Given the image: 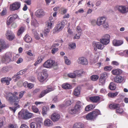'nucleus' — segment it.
<instances>
[{
	"label": "nucleus",
	"instance_id": "nucleus-14",
	"mask_svg": "<svg viewBox=\"0 0 128 128\" xmlns=\"http://www.w3.org/2000/svg\"><path fill=\"white\" fill-rule=\"evenodd\" d=\"M60 118V115L56 113H54L51 115L50 118L53 122L58 121Z\"/></svg>",
	"mask_w": 128,
	"mask_h": 128
},
{
	"label": "nucleus",
	"instance_id": "nucleus-60",
	"mask_svg": "<svg viewBox=\"0 0 128 128\" xmlns=\"http://www.w3.org/2000/svg\"><path fill=\"white\" fill-rule=\"evenodd\" d=\"M10 128H18V126L16 125H13L12 124H10L9 125Z\"/></svg>",
	"mask_w": 128,
	"mask_h": 128
},
{
	"label": "nucleus",
	"instance_id": "nucleus-43",
	"mask_svg": "<svg viewBox=\"0 0 128 128\" xmlns=\"http://www.w3.org/2000/svg\"><path fill=\"white\" fill-rule=\"evenodd\" d=\"M112 67L111 66H106L104 67V70L106 71H110L112 69Z\"/></svg>",
	"mask_w": 128,
	"mask_h": 128
},
{
	"label": "nucleus",
	"instance_id": "nucleus-53",
	"mask_svg": "<svg viewBox=\"0 0 128 128\" xmlns=\"http://www.w3.org/2000/svg\"><path fill=\"white\" fill-rule=\"evenodd\" d=\"M27 69H25L23 70H20L18 72V74L22 75L24 74L27 70Z\"/></svg>",
	"mask_w": 128,
	"mask_h": 128
},
{
	"label": "nucleus",
	"instance_id": "nucleus-11",
	"mask_svg": "<svg viewBox=\"0 0 128 128\" xmlns=\"http://www.w3.org/2000/svg\"><path fill=\"white\" fill-rule=\"evenodd\" d=\"M20 4L18 2H15L10 6V10L14 11L17 10L20 8Z\"/></svg>",
	"mask_w": 128,
	"mask_h": 128
},
{
	"label": "nucleus",
	"instance_id": "nucleus-35",
	"mask_svg": "<svg viewBox=\"0 0 128 128\" xmlns=\"http://www.w3.org/2000/svg\"><path fill=\"white\" fill-rule=\"evenodd\" d=\"M0 44L1 49L6 48L7 47V46L5 44V42L3 40L0 41Z\"/></svg>",
	"mask_w": 128,
	"mask_h": 128
},
{
	"label": "nucleus",
	"instance_id": "nucleus-47",
	"mask_svg": "<svg viewBox=\"0 0 128 128\" xmlns=\"http://www.w3.org/2000/svg\"><path fill=\"white\" fill-rule=\"evenodd\" d=\"M74 73L76 74V76H81L83 72L82 70H80L75 71Z\"/></svg>",
	"mask_w": 128,
	"mask_h": 128
},
{
	"label": "nucleus",
	"instance_id": "nucleus-20",
	"mask_svg": "<svg viewBox=\"0 0 128 128\" xmlns=\"http://www.w3.org/2000/svg\"><path fill=\"white\" fill-rule=\"evenodd\" d=\"M76 31L78 32V34H76L75 36L73 38L74 39H79L81 34L82 30L81 29L80 27L79 26H77Z\"/></svg>",
	"mask_w": 128,
	"mask_h": 128
},
{
	"label": "nucleus",
	"instance_id": "nucleus-39",
	"mask_svg": "<svg viewBox=\"0 0 128 128\" xmlns=\"http://www.w3.org/2000/svg\"><path fill=\"white\" fill-rule=\"evenodd\" d=\"M118 94V92H116L113 93L109 92L108 94V96L110 97L113 98L116 96Z\"/></svg>",
	"mask_w": 128,
	"mask_h": 128
},
{
	"label": "nucleus",
	"instance_id": "nucleus-32",
	"mask_svg": "<svg viewBox=\"0 0 128 128\" xmlns=\"http://www.w3.org/2000/svg\"><path fill=\"white\" fill-rule=\"evenodd\" d=\"M49 108L48 106H44L42 108V114L43 116L47 114V112L49 110Z\"/></svg>",
	"mask_w": 128,
	"mask_h": 128
},
{
	"label": "nucleus",
	"instance_id": "nucleus-62",
	"mask_svg": "<svg viewBox=\"0 0 128 128\" xmlns=\"http://www.w3.org/2000/svg\"><path fill=\"white\" fill-rule=\"evenodd\" d=\"M27 85L28 88L30 89L32 88L34 86V85L31 83H27Z\"/></svg>",
	"mask_w": 128,
	"mask_h": 128
},
{
	"label": "nucleus",
	"instance_id": "nucleus-19",
	"mask_svg": "<svg viewBox=\"0 0 128 128\" xmlns=\"http://www.w3.org/2000/svg\"><path fill=\"white\" fill-rule=\"evenodd\" d=\"M114 79L115 82L117 83H121L124 80V77L118 75L114 77Z\"/></svg>",
	"mask_w": 128,
	"mask_h": 128
},
{
	"label": "nucleus",
	"instance_id": "nucleus-52",
	"mask_svg": "<svg viewBox=\"0 0 128 128\" xmlns=\"http://www.w3.org/2000/svg\"><path fill=\"white\" fill-rule=\"evenodd\" d=\"M14 20L12 19V18L10 17L9 19L7 20V24L8 25H10Z\"/></svg>",
	"mask_w": 128,
	"mask_h": 128
},
{
	"label": "nucleus",
	"instance_id": "nucleus-18",
	"mask_svg": "<svg viewBox=\"0 0 128 128\" xmlns=\"http://www.w3.org/2000/svg\"><path fill=\"white\" fill-rule=\"evenodd\" d=\"M89 99L93 103H98L100 102V98L98 96H91L89 98Z\"/></svg>",
	"mask_w": 128,
	"mask_h": 128
},
{
	"label": "nucleus",
	"instance_id": "nucleus-23",
	"mask_svg": "<svg viewBox=\"0 0 128 128\" xmlns=\"http://www.w3.org/2000/svg\"><path fill=\"white\" fill-rule=\"evenodd\" d=\"M59 45V44L58 43L54 44H52L51 46V48L52 49L51 51V52L52 54H54L58 50V48L56 47V46H58Z\"/></svg>",
	"mask_w": 128,
	"mask_h": 128
},
{
	"label": "nucleus",
	"instance_id": "nucleus-58",
	"mask_svg": "<svg viewBox=\"0 0 128 128\" xmlns=\"http://www.w3.org/2000/svg\"><path fill=\"white\" fill-rule=\"evenodd\" d=\"M69 47L71 49L74 48L76 47V44L74 43H72L69 45Z\"/></svg>",
	"mask_w": 128,
	"mask_h": 128
},
{
	"label": "nucleus",
	"instance_id": "nucleus-9",
	"mask_svg": "<svg viewBox=\"0 0 128 128\" xmlns=\"http://www.w3.org/2000/svg\"><path fill=\"white\" fill-rule=\"evenodd\" d=\"M115 9L122 14L128 12V7L126 6H118L115 7Z\"/></svg>",
	"mask_w": 128,
	"mask_h": 128
},
{
	"label": "nucleus",
	"instance_id": "nucleus-40",
	"mask_svg": "<svg viewBox=\"0 0 128 128\" xmlns=\"http://www.w3.org/2000/svg\"><path fill=\"white\" fill-rule=\"evenodd\" d=\"M68 76L70 78H74L76 77V74L74 73V71L73 73H69L68 74Z\"/></svg>",
	"mask_w": 128,
	"mask_h": 128
},
{
	"label": "nucleus",
	"instance_id": "nucleus-48",
	"mask_svg": "<svg viewBox=\"0 0 128 128\" xmlns=\"http://www.w3.org/2000/svg\"><path fill=\"white\" fill-rule=\"evenodd\" d=\"M24 28L22 27H21L18 31L17 34L18 36L20 35L24 31Z\"/></svg>",
	"mask_w": 128,
	"mask_h": 128
},
{
	"label": "nucleus",
	"instance_id": "nucleus-5",
	"mask_svg": "<svg viewBox=\"0 0 128 128\" xmlns=\"http://www.w3.org/2000/svg\"><path fill=\"white\" fill-rule=\"evenodd\" d=\"M67 22L66 20H63L60 22H58L54 28V30L55 32L60 31L61 30L66 24Z\"/></svg>",
	"mask_w": 128,
	"mask_h": 128
},
{
	"label": "nucleus",
	"instance_id": "nucleus-8",
	"mask_svg": "<svg viewBox=\"0 0 128 128\" xmlns=\"http://www.w3.org/2000/svg\"><path fill=\"white\" fill-rule=\"evenodd\" d=\"M80 106L79 104H76L75 106L72 108H69L68 112L69 114L73 115L76 114L80 108Z\"/></svg>",
	"mask_w": 128,
	"mask_h": 128
},
{
	"label": "nucleus",
	"instance_id": "nucleus-13",
	"mask_svg": "<svg viewBox=\"0 0 128 128\" xmlns=\"http://www.w3.org/2000/svg\"><path fill=\"white\" fill-rule=\"evenodd\" d=\"M55 63L54 60H48L46 61L44 64L43 66L45 68H50L52 67Z\"/></svg>",
	"mask_w": 128,
	"mask_h": 128
},
{
	"label": "nucleus",
	"instance_id": "nucleus-21",
	"mask_svg": "<svg viewBox=\"0 0 128 128\" xmlns=\"http://www.w3.org/2000/svg\"><path fill=\"white\" fill-rule=\"evenodd\" d=\"M35 14L37 17L41 18L44 16L45 12L42 10L39 9L36 12Z\"/></svg>",
	"mask_w": 128,
	"mask_h": 128
},
{
	"label": "nucleus",
	"instance_id": "nucleus-41",
	"mask_svg": "<svg viewBox=\"0 0 128 128\" xmlns=\"http://www.w3.org/2000/svg\"><path fill=\"white\" fill-rule=\"evenodd\" d=\"M120 107V104H110L109 106V108L111 109H114Z\"/></svg>",
	"mask_w": 128,
	"mask_h": 128
},
{
	"label": "nucleus",
	"instance_id": "nucleus-50",
	"mask_svg": "<svg viewBox=\"0 0 128 128\" xmlns=\"http://www.w3.org/2000/svg\"><path fill=\"white\" fill-rule=\"evenodd\" d=\"M64 58L65 60V63L69 65L70 64V62L68 59L67 58L66 56H64Z\"/></svg>",
	"mask_w": 128,
	"mask_h": 128
},
{
	"label": "nucleus",
	"instance_id": "nucleus-24",
	"mask_svg": "<svg viewBox=\"0 0 128 128\" xmlns=\"http://www.w3.org/2000/svg\"><path fill=\"white\" fill-rule=\"evenodd\" d=\"M30 126V128H40L41 127V123H36L35 122H32Z\"/></svg>",
	"mask_w": 128,
	"mask_h": 128
},
{
	"label": "nucleus",
	"instance_id": "nucleus-37",
	"mask_svg": "<svg viewBox=\"0 0 128 128\" xmlns=\"http://www.w3.org/2000/svg\"><path fill=\"white\" fill-rule=\"evenodd\" d=\"M5 122V118L4 117H2L0 118V128L3 126Z\"/></svg>",
	"mask_w": 128,
	"mask_h": 128
},
{
	"label": "nucleus",
	"instance_id": "nucleus-29",
	"mask_svg": "<svg viewBox=\"0 0 128 128\" xmlns=\"http://www.w3.org/2000/svg\"><path fill=\"white\" fill-rule=\"evenodd\" d=\"M94 104H89L85 108V110L86 111H88L93 109L95 107Z\"/></svg>",
	"mask_w": 128,
	"mask_h": 128
},
{
	"label": "nucleus",
	"instance_id": "nucleus-44",
	"mask_svg": "<svg viewBox=\"0 0 128 128\" xmlns=\"http://www.w3.org/2000/svg\"><path fill=\"white\" fill-rule=\"evenodd\" d=\"M98 76L97 75H93L90 77V79L92 80L96 81L98 79Z\"/></svg>",
	"mask_w": 128,
	"mask_h": 128
},
{
	"label": "nucleus",
	"instance_id": "nucleus-1",
	"mask_svg": "<svg viewBox=\"0 0 128 128\" xmlns=\"http://www.w3.org/2000/svg\"><path fill=\"white\" fill-rule=\"evenodd\" d=\"M18 94V92H15L13 94L10 92L8 93L6 96V98L8 100L14 104H18L19 101V99L16 96Z\"/></svg>",
	"mask_w": 128,
	"mask_h": 128
},
{
	"label": "nucleus",
	"instance_id": "nucleus-31",
	"mask_svg": "<svg viewBox=\"0 0 128 128\" xmlns=\"http://www.w3.org/2000/svg\"><path fill=\"white\" fill-rule=\"evenodd\" d=\"M72 87V86L68 84H64L62 85V87L65 89H71Z\"/></svg>",
	"mask_w": 128,
	"mask_h": 128
},
{
	"label": "nucleus",
	"instance_id": "nucleus-4",
	"mask_svg": "<svg viewBox=\"0 0 128 128\" xmlns=\"http://www.w3.org/2000/svg\"><path fill=\"white\" fill-rule=\"evenodd\" d=\"M12 54L10 52H6L2 58V60L5 64L9 63L11 60V58L13 56Z\"/></svg>",
	"mask_w": 128,
	"mask_h": 128
},
{
	"label": "nucleus",
	"instance_id": "nucleus-2",
	"mask_svg": "<svg viewBox=\"0 0 128 128\" xmlns=\"http://www.w3.org/2000/svg\"><path fill=\"white\" fill-rule=\"evenodd\" d=\"M18 117L22 119L27 120L32 117L33 114L26 110L22 109L18 113Z\"/></svg>",
	"mask_w": 128,
	"mask_h": 128
},
{
	"label": "nucleus",
	"instance_id": "nucleus-25",
	"mask_svg": "<svg viewBox=\"0 0 128 128\" xmlns=\"http://www.w3.org/2000/svg\"><path fill=\"white\" fill-rule=\"evenodd\" d=\"M12 79L10 78H3L1 79V82L2 83H6L7 85H9L10 81Z\"/></svg>",
	"mask_w": 128,
	"mask_h": 128
},
{
	"label": "nucleus",
	"instance_id": "nucleus-10",
	"mask_svg": "<svg viewBox=\"0 0 128 128\" xmlns=\"http://www.w3.org/2000/svg\"><path fill=\"white\" fill-rule=\"evenodd\" d=\"M100 42L94 41L92 42V44L93 47L94 48V50L96 51L97 49L100 50H102L104 47V46L101 44Z\"/></svg>",
	"mask_w": 128,
	"mask_h": 128
},
{
	"label": "nucleus",
	"instance_id": "nucleus-27",
	"mask_svg": "<svg viewBox=\"0 0 128 128\" xmlns=\"http://www.w3.org/2000/svg\"><path fill=\"white\" fill-rule=\"evenodd\" d=\"M44 124L46 126H52L53 125L52 122L49 119L46 120L44 122Z\"/></svg>",
	"mask_w": 128,
	"mask_h": 128
},
{
	"label": "nucleus",
	"instance_id": "nucleus-12",
	"mask_svg": "<svg viewBox=\"0 0 128 128\" xmlns=\"http://www.w3.org/2000/svg\"><path fill=\"white\" fill-rule=\"evenodd\" d=\"M6 38L10 41L12 40L15 37L14 34L10 30H8L6 32Z\"/></svg>",
	"mask_w": 128,
	"mask_h": 128
},
{
	"label": "nucleus",
	"instance_id": "nucleus-55",
	"mask_svg": "<svg viewBox=\"0 0 128 128\" xmlns=\"http://www.w3.org/2000/svg\"><path fill=\"white\" fill-rule=\"evenodd\" d=\"M32 51L31 50H30L26 52V54L30 56H35V55L34 54H33L31 53Z\"/></svg>",
	"mask_w": 128,
	"mask_h": 128
},
{
	"label": "nucleus",
	"instance_id": "nucleus-54",
	"mask_svg": "<svg viewBox=\"0 0 128 128\" xmlns=\"http://www.w3.org/2000/svg\"><path fill=\"white\" fill-rule=\"evenodd\" d=\"M32 109L33 111L35 113H37L38 112V109L34 106H33L32 107Z\"/></svg>",
	"mask_w": 128,
	"mask_h": 128
},
{
	"label": "nucleus",
	"instance_id": "nucleus-63",
	"mask_svg": "<svg viewBox=\"0 0 128 128\" xmlns=\"http://www.w3.org/2000/svg\"><path fill=\"white\" fill-rule=\"evenodd\" d=\"M11 18L14 20L16 19L18 17V15L16 14H14L11 16Z\"/></svg>",
	"mask_w": 128,
	"mask_h": 128
},
{
	"label": "nucleus",
	"instance_id": "nucleus-16",
	"mask_svg": "<svg viewBox=\"0 0 128 128\" xmlns=\"http://www.w3.org/2000/svg\"><path fill=\"white\" fill-rule=\"evenodd\" d=\"M53 89L51 88H47L46 90H42L39 95V97L41 98L44 96L46 94L52 91Z\"/></svg>",
	"mask_w": 128,
	"mask_h": 128
},
{
	"label": "nucleus",
	"instance_id": "nucleus-57",
	"mask_svg": "<svg viewBox=\"0 0 128 128\" xmlns=\"http://www.w3.org/2000/svg\"><path fill=\"white\" fill-rule=\"evenodd\" d=\"M102 25L103 27L105 28H107L108 27V23L107 22H106V21L103 22Z\"/></svg>",
	"mask_w": 128,
	"mask_h": 128
},
{
	"label": "nucleus",
	"instance_id": "nucleus-26",
	"mask_svg": "<svg viewBox=\"0 0 128 128\" xmlns=\"http://www.w3.org/2000/svg\"><path fill=\"white\" fill-rule=\"evenodd\" d=\"M112 43L114 46H119L122 45L123 43V42L122 40H114L113 41Z\"/></svg>",
	"mask_w": 128,
	"mask_h": 128
},
{
	"label": "nucleus",
	"instance_id": "nucleus-38",
	"mask_svg": "<svg viewBox=\"0 0 128 128\" xmlns=\"http://www.w3.org/2000/svg\"><path fill=\"white\" fill-rule=\"evenodd\" d=\"M106 80L105 79H103L100 78L99 79V85L102 86L104 85L106 82Z\"/></svg>",
	"mask_w": 128,
	"mask_h": 128
},
{
	"label": "nucleus",
	"instance_id": "nucleus-56",
	"mask_svg": "<svg viewBox=\"0 0 128 128\" xmlns=\"http://www.w3.org/2000/svg\"><path fill=\"white\" fill-rule=\"evenodd\" d=\"M111 64L113 66H117L119 65V63L116 61H114L112 62Z\"/></svg>",
	"mask_w": 128,
	"mask_h": 128
},
{
	"label": "nucleus",
	"instance_id": "nucleus-6",
	"mask_svg": "<svg viewBox=\"0 0 128 128\" xmlns=\"http://www.w3.org/2000/svg\"><path fill=\"white\" fill-rule=\"evenodd\" d=\"M44 70H42V72L40 73L38 76V79L40 82H42L48 77V75L45 72Z\"/></svg>",
	"mask_w": 128,
	"mask_h": 128
},
{
	"label": "nucleus",
	"instance_id": "nucleus-64",
	"mask_svg": "<svg viewBox=\"0 0 128 128\" xmlns=\"http://www.w3.org/2000/svg\"><path fill=\"white\" fill-rule=\"evenodd\" d=\"M20 128H29L26 124H23L21 125Z\"/></svg>",
	"mask_w": 128,
	"mask_h": 128
},
{
	"label": "nucleus",
	"instance_id": "nucleus-61",
	"mask_svg": "<svg viewBox=\"0 0 128 128\" xmlns=\"http://www.w3.org/2000/svg\"><path fill=\"white\" fill-rule=\"evenodd\" d=\"M25 92V91H22L20 92L19 94V99L21 98L22 97L23 95L24 94Z\"/></svg>",
	"mask_w": 128,
	"mask_h": 128
},
{
	"label": "nucleus",
	"instance_id": "nucleus-3",
	"mask_svg": "<svg viewBox=\"0 0 128 128\" xmlns=\"http://www.w3.org/2000/svg\"><path fill=\"white\" fill-rule=\"evenodd\" d=\"M100 114V111L97 110L88 113L86 116V118L88 120H90L95 118Z\"/></svg>",
	"mask_w": 128,
	"mask_h": 128
},
{
	"label": "nucleus",
	"instance_id": "nucleus-46",
	"mask_svg": "<svg viewBox=\"0 0 128 128\" xmlns=\"http://www.w3.org/2000/svg\"><path fill=\"white\" fill-rule=\"evenodd\" d=\"M108 77V75L107 73L106 72H104L102 73V74H100V78H103L106 79Z\"/></svg>",
	"mask_w": 128,
	"mask_h": 128
},
{
	"label": "nucleus",
	"instance_id": "nucleus-15",
	"mask_svg": "<svg viewBox=\"0 0 128 128\" xmlns=\"http://www.w3.org/2000/svg\"><path fill=\"white\" fill-rule=\"evenodd\" d=\"M78 62L79 64L83 65H86L88 64V62L87 59L83 57H80L78 58Z\"/></svg>",
	"mask_w": 128,
	"mask_h": 128
},
{
	"label": "nucleus",
	"instance_id": "nucleus-49",
	"mask_svg": "<svg viewBox=\"0 0 128 128\" xmlns=\"http://www.w3.org/2000/svg\"><path fill=\"white\" fill-rule=\"evenodd\" d=\"M42 60V59L41 57L38 58L37 59V61L34 64V65L36 66L37 64L40 63Z\"/></svg>",
	"mask_w": 128,
	"mask_h": 128
},
{
	"label": "nucleus",
	"instance_id": "nucleus-45",
	"mask_svg": "<svg viewBox=\"0 0 128 128\" xmlns=\"http://www.w3.org/2000/svg\"><path fill=\"white\" fill-rule=\"evenodd\" d=\"M19 108V106L18 104H16V105L12 107H10L11 110H12L14 112L16 110Z\"/></svg>",
	"mask_w": 128,
	"mask_h": 128
},
{
	"label": "nucleus",
	"instance_id": "nucleus-7",
	"mask_svg": "<svg viewBox=\"0 0 128 128\" xmlns=\"http://www.w3.org/2000/svg\"><path fill=\"white\" fill-rule=\"evenodd\" d=\"M110 36L108 34H106L102 36L100 39V41L104 45H106L110 42Z\"/></svg>",
	"mask_w": 128,
	"mask_h": 128
},
{
	"label": "nucleus",
	"instance_id": "nucleus-22",
	"mask_svg": "<svg viewBox=\"0 0 128 128\" xmlns=\"http://www.w3.org/2000/svg\"><path fill=\"white\" fill-rule=\"evenodd\" d=\"M122 72V70L120 69L113 70L111 71L112 73L114 75L117 76L121 74Z\"/></svg>",
	"mask_w": 128,
	"mask_h": 128
},
{
	"label": "nucleus",
	"instance_id": "nucleus-59",
	"mask_svg": "<svg viewBox=\"0 0 128 128\" xmlns=\"http://www.w3.org/2000/svg\"><path fill=\"white\" fill-rule=\"evenodd\" d=\"M6 9L3 10L2 12L0 13V15L4 16L6 14Z\"/></svg>",
	"mask_w": 128,
	"mask_h": 128
},
{
	"label": "nucleus",
	"instance_id": "nucleus-17",
	"mask_svg": "<svg viewBox=\"0 0 128 128\" xmlns=\"http://www.w3.org/2000/svg\"><path fill=\"white\" fill-rule=\"evenodd\" d=\"M106 18L104 16L99 17L97 19L96 24L100 26L103 24V22L106 21Z\"/></svg>",
	"mask_w": 128,
	"mask_h": 128
},
{
	"label": "nucleus",
	"instance_id": "nucleus-28",
	"mask_svg": "<svg viewBox=\"0 0 128 128\" xmlns=\"http://www.w3.org/2000/svg\"><path fill=\"white\" fill-rule=\"evenodd\" d=\"M24 40L26 42H32L31 37L28 35H26L24 38Z\"/></svg>",
	"mask_w": 128,
	"mask_h": 128
},
{
	"label": "nucleus",
	"instance_id": "nucleus-33",
	"mask_svg": "<svg viewBox=\"0 0 128 128\" xmlns=\"http://www.w3.org/2000/svg\"><path fill=\"white\" fill-rule=\"evenodd\" d=\"M31 25L36 27L38 26V24L37 22V21L35 19L32 20L31 22Z\"/></svg>",
	"mask_w": 128,
	"mask_h": 128
},
{
	"label": "nucleus",
	"instance_id": "nucleus-36",
	"mask_svg": "<svg viewBox=\"0 0 128 128\" xmlns=\"http://www.w3.org/2000/svg\"><path fill=\"white\" fill-rule=\"evenodd\" d=\"M116 85L113 82L110 83L109 86V89L111 90H114L116 88Z\"/></svg>",
	"mask_w": 128,
	"mask_h": 128
},
{
	"label": "nucleus",
	"instance_id": "nucleus-42",
	"mask_svg": "<svg viewBox=\"0 0 128 128\" xmlns=\"http://www.w3.org/2000/svg\"><path fill=\"white\" fill-rule=\"evenodd\" d=\"M47 22L48 23V27L50 28H51L52 25L54 24V22L53 21L48 20Z\"/></svg>",
	"mask_w": 128,
	"mask_h": 128
},
{
	"label": "nucleus",
	"instance_id": "nucleus-34",
	"mask_svg": "<svg viewBox=\"0 0 128 128\" xmlns=\"http://www.w3.org/2000/svg\"><path fill=\"white\" fill-rule=\"evenodd\" d=\"M80 88L77 87L74 90V94L76 96H78L80 94Z\"/></svg>",
	"mask_w": 128,
	"mask_h": 128
},
{
	"label": "nucleus",
	"instance_id": "nucleus-30",
	"mask_svg": "<svg viewBox=\"0 0 128 128\" xmlns=\"http://www.w3.org/2000/svg\"><path fill=\"white\" fill-rule=\"evenodd\" d=\"M72 128H84V126L81 123L76 122L73 125Z\"/></svg>",
	"mask_w": 128,
	"mask_h": 128
},
{
	"label": "nucleus",
	"instance_id": "nucleus-51",
	"mask_svg": "<svg viewBox=\"0 0 128 128\" xmlns=\"http://www.w3.org/2000/svg\"><path fill=\"white\" fill-rule=\"evenodd\" d=\"M1 70L3 72H6L9 71V68L8 67H4Z\"/></svg>",
	"mask_w": 128,
	"mask_h": 128
}]
</instances>
